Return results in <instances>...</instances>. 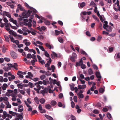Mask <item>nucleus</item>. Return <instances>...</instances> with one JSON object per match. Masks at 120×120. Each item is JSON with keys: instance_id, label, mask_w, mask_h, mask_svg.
<instances>
[{"instance_id": "nucleus-39", "label": "nucleus", "mask_w": 120, "mask_h": 120, "mask_svg": "<svg viewBox=\"0 0 120 120\" xmlns=\"http://www.w3.org/2000/svg\"><path fill=\"white\" fill-rule=\"evenodd\" d=\"M2 51L3 52L5 53L6 52V49L4 47H3L2 49Z\"/></svg>"}, {"instance_id": "nucleus-31", "label": "nucleus", "mask_w": 120, "mask_h": 120, "mask_svg": "<svg viewBox=\"0 0 120 120\" xmlns=\"http://www.w3.org/2000/svg\"><path fill=\"white\" fill-rule=\"evenodd\" d=\"M45 107L47 109H49L51 108V106L49 104H47L45 105Z\"/></svg>"}, {"instance_id": "nucleus-59", "label": "nucleus", "mask_w": 120, "mask_h": 120, "mask_svg": "<svg viewBox=\"0 0 120 120\" xmlns=\"http://www.w3.org/2000/svg\"><path fill=\"white\" fill-rule=\"evenodd\" d=\"M58 22L60 25L62 26L63 25V23L61 21L59 20L58 21Z\"/></svg>"}, {"instance_id": "nucleus-10", "label": "nucleus", "mask_w": 120, "mask_h": 120, "mask_svg": "<svg viewBox=\"0 0 120 120\" xmlns=\"http://www.w3.org/2000/svg\"><path fill=\"white\" fill-rule=\"evenodd\" d=\"M26 72H27V71L23 72L21 71H19L17 72V74L18 75H26Z\"/></svg>"}, {"instance_id": "nucleus-60", "label": "nucleus", "mask_w": 120, "mask_h": 120, "mask_svg": "<svg viewBox=\"0 0 120 120\" xmlns=\"http://www.w3.org/2000/svg\"><path fill=\"white\" fill-rule=\"evenodd\" d=\"M96 105L98 107H101V104L99 102L97 103Z\"/></svg>"}, {"instance_id": "nucleus-61", "label": "nucleus", "mask_w": 120, "mask_h": 120, "mask_svg": "<svg viewBox=\"0 0 120 120\" xmlns=\"http://www.w3.org/2000/svg\"><path fill=\"white\" fill-rule=\"evenodd\" d=\"M63 96V95L62 93L60 94L59 95V98H61Z\"/></svg>"}, {"instance_id": "nucleus-21", "label": "nucleus", "mask_w": 120, "mask_h": 120, "mask_svg": "<svg viewBox=\"0 0 120 120\" xmlns=\"http://www.w3.org/2000/svg\"><path fill=\"white\" fill-rule=\"evenodd\" d=\"M11 76V77H9L8 78V79L10 81H11L12 80L15 79V78L14 75Z\"/></svg>"}, {"instance_id": "nucleus-47", "label": "nucleus", "mask_w": 120, "mask_h": 120, "mask_svg": "<svg viewBox=\"0 0 120 120\" xmlns=\"http://www.w3.org/2000/svg\"><path fill=\"white\" fill-rule=\"evenodd\" d=\"M37 57L38 59L39 60V62L42 60L41 58L38 55H37Z\"/></svg>"}, {"instance_id": "nucleus-13", "label": "nucleus", "mask_w": 120, "mask_h": 120, "mask_svg": "<svg viewBox=\"0 0 120 120\" xmlns=\"http://www.w3.org/2000/svg\"><path fill=\"white\" fill-rule=\"evenodd\" d=\"M3 14L4 15H5L9 18L11 17V15L10 14H9L8 12L4 11H3Z\"/></svg>"}, {"instance_id": "nucleus-7", "label": "nucleus", "mask_w": 120, "mask_h": 120, "mask_svg": "<svg viewBox=\"0 0 120 120\" xmlns=\"http://www.w3.org/2000/svg\"><path fill=\"white\" fill-rule=\"evenodd\" d=\"M26 6L27 8L29 7L30 9L31 10V11H32V12H33V13H32V14H34V15L36 13L37 11L35 9L33 8L32 7H30L28 4H27Z\"/></svg>"}, {"instance_id": "nucleus-57", "label": "nucleus", "mask_w": 120, "mask_h": 120, "mask_svg": "<svg viewBox=\"0 0 120 120\" xmlns=\"http://www.w3.org/2000/svg\"><path fill=\"white\" fill-rule=\"evenodd\" d=\"M4 59L7 62H9L10 61V58H8L5 57L4 58Z\"/></svg>"}, {"instance_id": "nucleus-29", "label": "nucleus", "mask_w": 120, "mask_h": 120, "mask_svg": "<svg viewBox=\"0 0 120 120\" xmlns=\"http://www.w3.org/2000/svg\"><path fill=\"white\" fill-rule=\"evenodd\" d=\"M44 23L46 25H50L51 24L50 22L48 20H46Z\"/></svg>"}, {"instance_id": "nucleus-44", "label": "nucleus", "mask_w": 120, "mask_h": 120, "mask_svg": "<svg viewBox=\"0 0 120 120\" xmlns=\"http://www.w3.org/2000/svg\"><path fill=\"white\" fill-rule=\"evenodd\" d=\"M33 77V75H26V77L27 78H29L30 79H32Z\"/></svg>"}, {"instance_id": "nucleus-24", "label": "nucleus", "mask_w": 120, "mask_h": 120, "mask_svg": "<svg viewBox=\"0 0 120 120\" xmlns=\"http://www.w3.org/2000/svg\"><path fill=\"white\" fill-rule=\"evenodd\" d=\"M4 38L6 41L7 42H9V39L7 36L5 35L4 36Z\"/></svg>"}, {"instance_id": "nucleus-8", "label": "nucleus", "mask_w": 120, "mask_h": 120, "mask_svg": "<svg viewBox=\"0 0 120 120\" xmlns=\"http://www.w3.org/2000/svg\"><path fill=\"white\" fill-rule=\"evenodd\" d=\"M86 3L85 2H82L81 3H79L78 4V6L79 8H83L86 5Z\"/></svg>"}, {"instance_id": "nucleus-46", "label": "nucleus", "mask_w": 120, "mask_h": 120, "mask_svg": "<svg viewBox=\"0 0 120 120\" xmlns=\"http://www.w3.org/2000/svg\"><path fill=\"white\" fill-rule=\"evenodd\" d=\"M28 52H32L34 53V54H35L36 53V52L35 50L33 49H29V50L28 51Z\"/></svg>"}, {"instance_id": "nucleus-18", "label": "nucleus", "mask_w": 120, "mask_h": 120, "mask_svg": "<svg viewBox=\"0 0 120 120\" xmlns=\"http://www.w3.org/2000/svg\"><path fill=\"white\" fill-rule=\"evenodd\" d=\"M77 95L78 96V98L80 99V98H84L83 95L81 94L77 93Z\"/></svg>"}, {"instance_id": "nucleus-55", "label": "nucleus", "mask_w": 120, "mask_h": 120, "mask_svg": "<svg viewBox=\"0 0 120 120\" xmlns=\"http://www.w3.org/2000/svg\"><path fill=\"white\" fill-rule=\"evenodd\" d=\"M40 110L41 111L40 112L42 113H45L46 112L45 110L44 109H42L41 110Z\"/></svg>"}, {"instance_id": "nucleus-16", "label": "nucleus", "mask_w": 120, "mask_h": 120, "mask_svg": "<svg viewBox=\"0 0 120 120\" xmlns=\"http://www.w3.org/2000/svg\"><path fill=\"white\" fill-rule=\"evenodd\" d=\"M5 104L7 105L6 108H11V105L9 104V103L8 101L6 102L5 103Z\"/></svg>"}, {"instance_id": "nucleus-28", "label": "nucleus", "mask_w": 120, "mask_h": 120, "mask_svg": "<svg viewBox=\"0 0 120 120\" xmlns=\"http://www.w3.org/2000/svg\"><path fill=\"white\" fill-rule=\"evenodd\" d=\"M28 85L30 86L31 88H32L33 87H34L35 85L34 84H33L31 82H30L28 83Z\"/></svg>"}, {"instance_id": "nucleus-42", "label": "nucleus", "mask_w": 120, "mask_h": 120, "mask_svg": "<svg viewBox=\"0 0 120 120\" xmlns=\"http://www.w3.org/2000/svg\"><path fill=\"white\" fill-rule=\"evenodd\" d=\"M22 30L24 32H27L28 30V29L26 27H23L22 28Z\"/></svg>"}, {"instance_id": "nucleus-56", "label": "nucleus", "mask_w": 120, "mask_h": 120, "mask_svg": "<svg viewBox=\"0 0 120 120\" xmlns=\"http://www.w3.org/2000/svg\"><path fill=\"white\" fill-rule=\"evenodd\" d=\"M81 68L83 69H85L86 68V65L83 64L81 65Z\"/></svg>"}, {"instance_id": "nucleus-62", "label": "nucleus", "mask_w": 120, "mask_h": 120, "mask_svg": "<svg viewBox=\"0 0 120 120\" xmlns=\"http://www.w3.org/2000/svg\"><path fill=\"white\" fill-rule=\"evenodd\" d=\"M58 106L60 107H62V104L61 102H60L58 103Z\"/></svg>"}, {"instance_id": "nucleus-43", "label": "nucleus", "mask_w": 120, "mask_h": 120, "mask_svg": "<svg viewBox=\"0 0 120 120\" xmlns=\"http://www.w3.org/2000/svg\"><path fill=\"white\" fill-rule=\"evenodd\" d=\"M72 56L74 57L76 59L77 58V55L76 53L75 52H73L72 54Z\"/></svg>"}, {"instance_id": "nucleus-30", "label": "nucleus", "mask_w": 120, "mask_h": 120, "mask_svg": "<svg viewBox=\"0 0 120 120\" xmlns=\"http://www.w3.org/2000/svg\"><path fill=\"white\" fill-rule=\"evenodd\" d=\"M88 72L89 73V74L90 75H91L92 74H93V73L92 71L91 68H90L88 70Z\"/></svg>"}, {"instance_id": "nucleus-51", "label": "nucleus", "mask_w": 120, "mask_h": 120, "mask_svg": "<svg viewBox=\"0 0 120 120\" xmlns=\"http://www.w3.org/2000/svg\"><path fill=\"white\" fill-rule=\"evenodd\" d=\"M71 106L72 108H74L75 107V104L74 103L73 101H72L71 102Z\"/></svg>"}, {"instance_id": "nucleus-25", "label": "nucleus", "mask_w": 120, "mask_h": 120, "mask_svg": "<svg viewBox=\"0 0 120 120\" xmlns=\"http://www.w3.org/2000/svg\"><path fill=\"white\" fill-rule=\"evenodd\" d=\"M40 103L41 104H44L45 102V101L44 99L42 98L40 100Z\"/></svg>"}, {"instance_id": "nucleus-38", "label": "nucleus", "mask_w": 120, "mask_h": 120, "mask_svg": "<svg viewBox=\"0 0 120 120\" xmlns=\"http://www.w3.org/2000/svg\"><path fill=\"white\" fill-rule=\"evenodd\" d=\"M58 40L60 43H63V40L61 38H58Z\"/></svg>"}, {"instance_id": "nucleus-2", "label": "nucleus", "mask_w": 120, "mask_h": 120, "mask_svg": "<svg viewBox=\"0 0 120 120\" xmlns=\"http://www.w3.org/2000/svg\"><path fill=\"white\" fill-rule=\"evenodd\" d=\"M32 12V11L28 10L26 13L25 12H23L22 14V15L23 16V17L24 18H27L28 17L30 16L31 13Z\"/></svg>"}, {"instance_id": "nucleus-4", "label": "nucleus", "mask_w": 120, "mask_h": 120, "mask_svg": "<svg viewBox=\"0 0 120 120\" xmlns=\"http://www.w3.org/2000/svg\"><path fill=\"white\" fill-rule=\"evenodd\" d=\"M11 55L13 58L14 59L17 58L18 57L17 54L14 51H11L10 52Z\"/></svg>"}, {"instance_id": "nucleus-5", "label": "nucleus", "mask_w": 120, "mask_h": 120, "mask_svg": "<svg viewBox=\"0 0 120 120\" xmlns=\"http://www.w3.org/2000/svg\"><path fill=\"white\" fill-rule=\"evenodd\" d=\"M34 14H32L31 15L30 17V19H29V22H28V23H26L27 25L29 27H31L32 26V24L31 23V22H32V19L34 18Z\"/></svg>"}, {"instance_id": "nucleus-63", "label": "nucleus", "mask_w": 120, "mask_h": 120, "mask_svg": "<svg viewBox=\"0 0 120 120\" xmlns=\"http://www.w3.org/2000/svg\"><path fill=\"white\" fill-rule=\"evenodd\" d=\"M93 112L95 114H97L99 112L97 110L95 109L93 111Z\"/></svg>"}, {"instance_id": "nucleus-14", "label": "nucleus", "mask_w": 120, "mask_h": 120, "mask_svg": "<svg viewBox=\"0 0 120 120\" xmlns=\"http://www.w3.org/2000/svg\"><path fill=\"white\" fill-rule=\"evenodd\" d=\"M45 45L49 49H53V46H51V45L48 43H46L45 44Z\"/></svg>"}, {"instance_id": "nucleus-40", "label": "nucleus", "mask_w": 120, "mask_h": 120, "mask_svg": "<svg viewBox=\"0 0 120 120\" xmlns=\"http://www.w3.org/2000/svg\"><path fill=\"white\" fill-rule=\"evenodd\" d=\"M81 54L83 55H85L87 56V54L83 50H82L81 51Z\"/></svg>"}, {"instance_id": "nucleus-6", "label": "nucleus", "mask_w": 120, "mask_h": 120, "mask_svg": "<svg viewBox=\"0 0 120 120\" xmlns=\"http://www.w3.org/2000/svg\"><path fill=\"white\" fill-rule=\"evenodd\" d=\"M48 88L45 87L43 90L40 91V92L42 94V95L44 96L46 93H47L48 92Z\"/></svg>"}, {"instance_id": "nucleus-53", "label": "nucleus", "mask_w": 120, "mask_h": 120, "mask_svg": "<svg viewBox=\"0 0 120 120\" xmlns=\"http://www.w3.org/2000/svg\"><path fill=\"white\" fill-rule=\"evenodd\" d=\"M93 68L94 69H96V70H97L98 69V68L97 67V66L96 65H94L93 66Z\"/></svg>"}, {"instance_id": "nucleus-26", "label": "nucleus", "mask_w": 120, "mask_h": 120, "mask_svg": "<svg viewBox=\"0 0 120 120\" xmlns=\"http://www.w3.org/2000/svg\"><path fill=\"white\" fill-rule=\"evenodd\" d=\"M92 17L96 20L98 22L99 21V19L98 18L97 16L94 15H93Z\"/></svg>"}, {"instance_id": "nucleus-15", "label": "nucleus", "mask_w": 120, "mask_h": 120, "mask_svg": "<svg viewBox=\"0 0 120 120\" xmlns=\"http://www.w3.org/2000/svg\"><path fill=\"white\" fill-rule=\"evenodd\" d=\"M45 116L49 120H53V118L45 114Z\"/></svg>"}, {"instance_id": "nucleus-34", "label": "nucleus", "mask_w": 120, "mask_h": 120, "mask_svg": "<svg viewBox=\"0 0 120 120\" xmlns=\"http://www.w3.org/2000/svg\"><path fill=\"white\" fill-rule=\"evenodd\" d=\"M51 70H52V72H54V71L55 69V67L54 65H52L51 66Z\"/></svg>"}, {"instance_id": "nucleus-19", "label": "nucleus", "mask_w": 120, "mask_h": 120, "mask_svg": "<svg viewBox=\"0 0 120 120\" xmlns=\"http://www.w3.org/2000/svg\"><path fill=\"white\" fill-rule=\"evenodd\" d=\"M106 30L107 31L109 32H111L112 30V27L110 26H108V27L106 28Z\"/></svg>"}, {"instance_id": "nucleus-35", "label": "nucleus", "mask_w": 120, "mask_h": 120, "mask_svg": "<svg viewBox=\"0 0 120 120\" xmlns=\"http://www.w3.org/2000/svg\"><path fill=\"white\" fill-rule=\"evenodd\" d=\"M102 38V37L101 36H98V38L97 40L98 42L100 41Z\"/></svg>"}, {"instance_id": "nucleus-54", "label": "nucleus", "mask_w": 120, "mask_h": 120, "mask_svg": "<svg viewBox=\"0 0 120 120\" xmlns=\"http://www.w3.org/2000/svg\"><path fill=\"white\" fill-rule=\"evenodd\" d=\"M32 55L28 53L27 54V57L28 58H31Z\"/></svg>"}, {"instance_id": "nucleus-32", "label": "nucleus", "mask_w": 120, "mask_h": 120, "mask_svg": "<svg viewBox=\"0 0 120 120\" xmlns=\"http://www.w3.org/2000/svg\"><path fill=\"white\" fill-rule=\"evenodd\" d=\"M4 69L6 71H7L8 70H10L9 68L8 67H4Z\"/></svg>"}, {"instance_id": "nucleus-37", "label": "nucleus", "mask_w": 120, "mask_h": 120, "mask_svg": "<svg viewBox=\"0 0 120 120\" xmlns=\"http://www.w3.org/2000/svg\"><path fill=\"white\" fill-rule=\"evenodd\" d=\"M55 31L56 35H58L59 34H60V33L59 31L57 30H55Z\"/></svg>"}, {"instance_id": "nucleus-36", "label": "nucleus", "mask_w": 120, "mask_h": 120, "mask_svg": "<svg viewBox=\"0 0 120 120\" xmlns=\"http://www.w3.org/2000/svg\"><path fill=\"white\" fill-rule=\"evenodd\" d=\"M76 59L74 57L71 56L70 57V60L73 62H74L75 61V59Z\"/></svg>"}, {"instance_id": "nucleus-49", "label": "nucleus", "mask_w": 120, "mask_h": 120, "mask_svg": "<svg viewBox=\"0 0 120 120\" xmlns=\"http://www.w3.org/2000/svg\"><path fill=\"white\" fill-rule=\"evenodd\" d=\"M74 84L70 85L71 89V90H74Z\"/></svg>"}, {"instance_id": "nucleus-11", "label": "nucleus", "mask_w": 120, "mask_h": 120, "mask_svg": "<svg viewBox=\"0 0 120 120\" xmlns=\"http://www.w3.org/2000/svg\"><path fill=\"white\" fill-rule=\"evenodd\" d=\"M83 64V61L82 59H81L80 61L78 62H76V67L78 66H81Z\"/></svg>"}, {"instance_id": "nucleus-52", "label": "nucleus", "mask_w": 120, "mask_h": 120, "mask_svg": "<svg viewBox=\"0 0 120 120\" xmlns=\"http://www.w3.org/2000/svg\"><path fill=\"white\" fill-rule=\"evenodd\" d=\"M107 117L109 119L111 118V115L110 113H108L107 114Z\"/></svg>"}, {"instance_id": "nucleus-23", "label": "nucleus", "mask_w": 120, "mask_h": 120, "mask_svg": "<svg viewBox=\"0 0 120 120\" xmlns=\"http://www.w3.org/2000/svg\"><path fill=\"white\" fill-rule=\"evenodd\" d=\"M56 104V102L55 101L53 100L50 103L51 105L53 106L55 105Z\"/></svg>"}, {"instance_id": "nucleus-20", "label": "nucleus", "mask_w": 120, "mask_h": 120, "mask_svg": "<svg viewBox=\"0 0 120 120\" xmlns=\"http://www.w3.org/2000/svg\"><path fill=\"white\" fill-rule=\"evenodd\" d=\"M34 100L35 102L37 104L39 103V100L38 99V98L36 97H35L34 99Z\"/></svg>"}, {"instance_id": "nucleus-22", "label": "nucleus", "mask_w": 120, "mask_h": 120, "mask_svg": "<svg viewBox=\"0 0 120 120\" xmlns=\"http://www.w3.org/2000/svg\"><path fill=\"white\" fill-rule=\"evenodd\" d=\"M18 8H19L21 11H23V8L19 4L18 5Z\"/></svg>"}, {"instance_id": "nucleus-48", "label": "nucleus", "mask_w": 120, "mask_h": 120, "mask_svg": "<svg viewBox=\"0 0 120 120\" xmlns=\"http://www.w3.org/2000/svg\"><path fill=\"white\" fill-rule=\"evenodd\" d=\"M73 99L75 102H77V96H74V97Z\"/></svg>"}, {"instance_id": "nucleus-1", "label": "nucleus", "mask_w": 120, "mask_h": 120, "mask_svg": "<svg viewBox=\"0 0 120 120\" xmlns=\"http://www.w3.org/2000/svg\"><path fill=\"white\" fill-rule=\"evenodd\" d=\"M42 83V82L40 81L38 82L35 83V85L36 86L37 88H34V89L36 91L37 93H39V90L41 88V86L39 85V84H41Z\"/></svg>"}, {"instance_id": "nucleus-50", "label": "nucleus", "mask_w": 120, "mask_h": 120, "mask_svg": "<svg viewBox=\"0 0 120 120\" xmlns=\"http://www.w3.org/2000/svg\"><path fill=\"white\" fill-rule=\"evenodd\" d=\"M71 120H76L75 117L72 115H71Z\"/></svg>"}, {"instance_id": "nucleus-9", "label": "nucleus", "mask_w": 120, "mask_h": 120, "mask_svg": "<svg viewBox=\"0 0 120 120\" xmlns=\"http://www.w3.org/2000/svg\"><path fill=\"white\" fill-rule=\"evenodd\" d=\"M52 53L51 54V56L52 58V59H54L55 57L57 56V54L54 52H52Z\"/></svg>"}, {"instance_id": "nucleus-12", "label": "nucleus", "mask_w": 120, "mask_h": 120, "mask_svg": "<svg viewBox=\"0 0 120 120\" xmlns=\"http://www.w3.org/2000/svg\"><path fill=\"white\" fill-rule=\"evenodd\" d=\"M28 40L27 39H26L23 40V42L24 43H25V45L26 46H29L30 44V43L29 42H27Z\"/></svg>"}, {"instance_id": "nucleus-64", "label": "nucleus", "mask_w": 120, "mask_h": 120, "mask_svg": "<svg viewBox=\"0 0 120 120\" xmlns=\"http://www.w3.org/2000/svg\"><path fill=\"white\" fill-rule=\"evenodd\" d=\"M27 93L29 95H30V89H27L26 90Z\"/></svg>"}, {"instance_id": "nucleus-33", "label": "nucleus", "mask_w": 120, "mask_h": 120, "mask_svg": "<svg viewBox=\"0 0 120 120\" xmlns=\"http://www.w3.org/2000/svg\"><path fill=\"white\" fill-rule=\"evenodd\" d=\"M38 46L39 47V48L42 51H45L44 49V48L42 46H40L39 45Z\"/></svg>"}, {"instance_id": "nucleus-3", "label": "nucleus", "mask_w": 120, "mask_h": 120, "mask_svg": "<svg viewBox=\"0 0 120 120\" xmlns=\"http://www.w3.org/2000/svg\"><path fill=\"white\" fill-rule=\"evenodd\" d=\"M7 65L8 66V67L10 69H11V68L13 67L16 70H18V65L16 63H15L13 65L11 64H7Z\"/></svg>"}, {"instance_id": "nucleus-17", "label": "nucleus", "mask_w": 120, "mask_h": 120, "mask_svg": "<svg viewBox=\"0 0 120 120\" xmlns=\"http://www.w3.org/2000/svg\"><path fill=\"white\" fill-rule=\"evenodd\" d=\"M8 86L7 85L6 83H4L2 86L1 87L3 90H5L6 89V88Z\"/></svg>"}, {"instance_id": "nucleus-27", "label": "nucleus", "mask_w": 120, "mask_h": 120, "mask_svg": "<svg viewBox=\"0 0 120 120\" xmlns=\"http://www.w3.org/2000/svg\"><path fill=\"white\" fill-rule=\"evenodd\" d=\"M44 55L46 56L47 57H49V58L50 57V55L46 51H45Z\"/></svg>"}, {"instance_id": "nucleus-45", "label": "nucleus", "mask_w": 120, "mask_h": 120, "mask_svg": "<svg viewBox=\"0 0 120 120\" xmlns=\"http://www.w3.org/2000/svg\"><path fill=\"white\" fill-rule=\"evenodd\" d=\"M99 91L100 93H102L104 92V90L103 88H100L99 90Z\"/></svg>"}, {"instance_id": "nucleus-41", "label": "nucleus", "mask_w": 120, "mask_h": 120, "mask_svg": "<svg viewBox=\"0 0 120 120\" xmlns=\"http://www.w3.org/2000/svg\"><path fill=\"white\" fill-rule=\"evenodd\" d=\"M17 86L19 88L22 89L23 88V85H22L21 84H19L17 85Z\"/></svg>"}, {"instance_id": "nucleus-58", "label": "nucleus", "mask_w": 120, "mask_h": 120, "mask_svg": "<svg viewBox=\"0 0 120 120\" xmlns=\"http://www.w3.org/2000/svg\"><path fill=\"white\" fill-rule=\"evenodd\" d=\"M10 26L11 27V28L13 29H14L15 30H16L17 29V28L15 26H12L11 24H10Z\"/></svg>"}]
</instances>
